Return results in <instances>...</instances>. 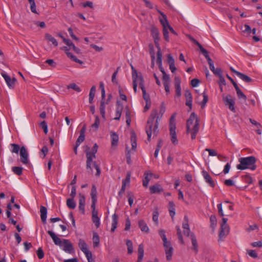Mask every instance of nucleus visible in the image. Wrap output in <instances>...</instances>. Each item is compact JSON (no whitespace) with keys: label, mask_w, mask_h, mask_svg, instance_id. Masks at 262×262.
Instances as JSON below:
<instances>
[{"label":"nucleus","mask_w":262,"mask_h":262,"mask_svg":"<svg viewBox=\"0 0 262 262\" xmlns=\"http://www.w3.org/2000/svg\"><path fill=\"white\" fill-rule=\"evenodd\" d=\"M159 212L157 210L153 212L152 220L155 223L158 224Z\"/></svg>","instance_id":"53"},{"label":"nucleus","mask_w":262,"mask_h":262,"mask_svg":"<svg viewBox=\"0 0 262 262\" xmlns=\"http://www.w3.org/2000/svg\"><path fill=\"white\" fill-rule=\"evenodd\" d=\"M96 92V86L93 85L90 90L89 94V103L92 104L93 103V100L95 97Z\"/></svg>","instance_id":"34"},{"label":"nucleus","mask_w":262,"mask_h":262,"mask_svg":"<svg viewBox=\"0 0 262 262\" xmlns=\"http://www.w3.org/2000/svg\"><path fill=\"white\" fill-rule=\"evenodd\" d=\"M239 164H237L236 168L239 170H244L246 169H250L255 170L256 167L255 163L256 159L254 156L247 157H243L238 159Z\"/></svg>","instance_id":"3"},{"label":"nucleus","mask_w":262,"mask_h":262,"mask_svg":"<svg viewBox=\"0 0 262 262\" xmlns=\"http://www.w3.org/2000/svg\"><path fill=\"white\" fill-rule=\"evenodd\" d=\"M36 253L39 259H42L44 257V252L41 248H39Z\"/></svg>","instance_id":"59"},{"label":"nucleus","mask_w":262,"mask_h":262,"mask_svg":"<svg viewBox=\"0 0 262 262\" xmlns=\"http://www.w3.org/2000/svg\"><path fill=\"white\" fill-rule=\"evenodd\" d=\"M159 12L162 16V18H161L160 19V21L163 26V28L168 27V26H169L170 25L167 20L166 16L163 13L160 11H159Z\"/></svg>","instance_id":"25"},{"label":"nucleus","mask_w":262,"mask_h":262,"mask_svg":"<svg viewBox=\"0 0 262 262\" xmlns=\"http://www.w3.org/2000/svg\"><path fill=\"white\" fill-rule=\"evenodd\" d=\"M199 49L201 51V52H202V53L203 54V55L205 57V58H207L209 56L208 55V51L205 49L202 45H201V46H200L199 47Z\"/></svg>","instance_id":"61"},{"label":"nucleus","mask_w":262,"mask_h":262,"mask_svg":"<svg viewBox=\"0 0 262 262\" xmlns=\"http://www.w3.org/2000/svg\"><path fill=\"white\" fill-rule=\"evenodd\" d=\"M130 141L132 150H136L137 148L136 136L135 133H132L130 137Z\"/></svg>","instance_id":"30"},{"label":"nucleus","mask_w":262,"mask_h":262,"mask_svg":"<svg viewBox=\"0 0 262 262\" xmlns=\"http://www.w3.org/2000/svg\"><path fill=\"white\" fill-rule=\"evenodd\" d=\"M176 127L174 126L173 125H171L170 128H169L171 141L172 143L174 145H177L178 143V141L177 140L176 132Z\"/></svg>","instance_id":"14"},{"label":"nucleus","mask_w":262,"mask_h":262,"mask_svg":"<svg viewBox=\"0 0 262 262\" xmlns=\"http://www.w3.org/2000/svg\"><path fill=\"white\" fill-rule=\"evenodd\" d=\"M200 129L199 119L194 113H192L187 121V134H191V138L194 140Z\"/></svg>","instance_id":"2"},{"label":"nucleus","mask_w":262,"mask_h":262,"mask_svg":"<svg viewBox=\"0 0 262 262\" xmlns=\"http://www.w3.org/2000/svg\"><path fill=\"white\" fill-rule=\"evenodd\" d=\"M126 244L127 247L128 253L129 254H132L133 252V247L132 242L129 239H127V240H126Z\"/></svg>","instance_id":"43"},{"label":"nucleus","mask_w":262,"mask_h":262,"mask_svg":"<svg viewBox=\"0 0 262 262\" xmlns=\"http://www.w3.org/2000/svg\"><path fill=\"white\" fill-rule=\"evenodd\" d=\"M85 198L83 194H79V209L83 214L85 213Z\"/></svg>","instance_id":"13"},{"label":"nucleus","mask_w":262,"mask_h":262,"mask_svg":"<svg viewBox=\"0 0 262 262\" xmlns=\"http://www.w3.org/2000/svg\"><path fill=\"white\" fill-rule=\"evenodd\" d=\"M159 234L163 242V247L166 254V259L168 261L171 260L173 249L170 241H168L165 231L163 229L159 230Z\"/></svg>","instance_id":"4"},{"label":"nucleus","mask_w":262,"mask_h":262,"mask_svg":"<svg viewBox=\"0 0 262 262\" xmlns=\"http://www.w3.org/2000/svg\"><path fill=\"white\" fill-rule=\"evenodd\" d=\"M68 88V89H72L77 92H80L81 91L80 87L74 83L70 84Z\"/></svg>","instance_id":"49"},{"label":"nucleus","mask_w":262,"mask_h":262,"mask_svg":"<svg viewBox=\"0 0 262 262\" xmlns=\"http://www.w3.org/2000/svg\"><path fill=\"white\" fill-rule=\"evenodd\" d=\"M244 29H243V27L241 28V29L242 30L243 32L244 33H247L248 34H250L251 33V28L248 25H245L244 26Z\"/></svg>","instance_id":"58"},{"label":"nucleus","mask_w":262,"mask_h":262,"mask_svg":"<svg viewBox=\"0 0 262 262\" xmlns=\"http://www.w3.org/2000/svg\"><path fill=\"white\" fill-rule=\"evenodd\" d=\"M63 250L66 253L72 254L74 253V249L72 243L68 239H63Z\"/></svg>","instance_id":"9"},{"label":"nucleus","mask_w":262,"mask_h":262,"mask_svg":"<svg viewBox=\"0 0 262 262\" xmlns=\"http://www.w3.org/2000/svg\"><path fill=\"white\" fill-rule=\"evenodd\" d=\"M78 246L80 250L84 253V254H86V253L91 252L88 250L86 243L82 239L80 238L79 239Z\"/></svg>","instance_id":"17"},{"label":"nucleus","mask_w":262,"mask_h":262,"mask_svg":"<svg viewBox=\"0 0 262 262\" xmlns=\"http://www.w3.org/2000/svg\"><path fill=\"white\" fill-rule=\"evenodd\" d=\"M40 126L43 129L44 133L47 134L48 133V126L46 121H42L40 124Z\"/></svg>","instance_id":"57"},{"label":"nucleus","mask_w":262,"mask_h":262,"mask_svg":"<svg viewBox=\"0 0 262 262\" xmlns=\"http://www.w3.org/2000/svg\"><path fill=\"white\" fill-rule=\"evenodd\" d=\"M11 146L12 147V149H11V152L13 153L18 154L19 150H20V148L19 147V145L18 144L13 143L11 144Z\"/></svg>","instance_id":"46"},{"label":"nucleus","mask_w":262,"mask_h":262,"mask_svg":"<svg viewBox=\"0 0 262 262\" xmlns=\"http://www.w3.org/2000/svg\"><path fill=\"white\" fill-rule=\"evenodd\" d=\"M167 61L169 65L174 64V59L170 54H168L167 56Z\"/></svg>","instance_id":"64"},{"label":"nucleus","mask_w":262,"mask_h":262,"mask_svg":"<svg viewBox=\"0 0 262 262\" xmlns=\"http://www.w3.org/2000/svg\"><path fill=\"white\" fill-rule=\"evenodd\" d=\"M238 77L242 80L247 83L253 81V80L250 77L242 73H238Z\"/></svg>","instance_id":"38"},{"label":"nucleus","mask_w":262,"mask_h":262,"mask_svg":"<svg viewBox=\"0 0 262 262\" xmlns=\"http://www.w3.org/2000/svg\"><path fill=\"white\" fill-rule=\"evenodd\" d=\"M168 210L170 215L173 218L175 215V205L172 201H170L168 203Z\"/></svg>","instance_id":"28"},{"label":"nucleus","mask_w":262,"mask_h":262,"mask_svg":"<svg viewBox=\"0 0 262 262\" xmlns=\"http://www.w3.org/2000/svg\"><path fill=\"white\" fill-rule=\"evenodd\" d=\"M98 146L96 143L94 144L93 148H92L91 151L90 150V148L86 146V168L87 169H90V170H92L91 165L93 163V167L96 170L95 176H98L100 175L101 173L100 169L99 166L95 162H93V160L96 158V154L97 151Z\"/></svg>","instance_id":"1"},{"label":"nucleus","mask_w":262,"mask_h":262,"mask_svg":"<svg viewBox=\"0 0 262 262\" xmlns=\"http://www.w3.org/2000/svg\"><path fill=\"white\" fill-rule=\"evenodd\" d=\"M136 83H139V85L140 89L145 88L144 86V80L143 77L141 74L137 75V77L136 78Z\"/></svg>","instance_id":"33"},{"label":"nucleus","mask_w":262,"mask_h":262,"mask_svg":"<svg viewBox=\"0 0 262 262\" xmlns=\"http://www.w3.org/2000/svg\"><path fill=\"white\" fill-rule=\"evenodd\" d=\"M105 100H101L100 105V113L103 118H105Z\"/></svg>","instance_id":"36"},{"label":"nucleus","mask_w":262,"mask_h":262,"mask_svg":"<svg viewBox=\"0 0 262 262\" xmlns=\"http://www.w3.org/2000/svg\"><path fill=\"white\" fill-rule=\"evenodd\" d=\"M236 181H224L225 184L227 186H235L236 188L241 190H244L246 188V186H242L235 183Z\"/></svg>","instance_id":"26"},{"label":"nucleus","mask_w":262,"mask_h":262,"mask_svg":"<svg viewBox=\"0 0 262 262\" xmlns=\"http://www.w3.org/2000/svg\"><path fill=\"white\" fill-rule=\"evenodd\" d=\"M223 101L225 105L228 106L229 110L233 112H235L234 107L235 99L230 95H228L223 98Z\"/></svg>","instance_id":"8"},{"label":"nucleus","mask_w":262,"mask_h":262,"mask_svg":"<svg viewBox=\"0 0 262 262\" xmlns=\"http://www.w3.org/2000/svg\"><path fill=\"white\" fill-rule=\"evenodd\" d=\"M92 220L96 228H99L100 225V218L98 216L92 217Z\"/></svg>","instance_id":"48"},{"label":"nucleus","mask_w":262,"mask_h":262,"mask_svg":"<svg viewBox=\"0 0 262 262\" xmlns=\"http://www.w3.org/2000/svg\"><path fill=\"white\" fill-rule=\"evenodd\" d=\"M129 182L130 181L123 182L121 188L118 193L119 196H122V195L124 193L125 191L126 187L129 186Z\"/></svg>","instance_id":"37"},{"label":"nucleus","mask_w":262,"mask_h":262,"mask_svg":"<svg viewBox=\"0 0 262 262\" xmlns=\"http://www.w3.org/2000/svg\"><path fill=\"white\" fill-rule=\"evenodd\" d=\"M12 170L14 173L19 176L22 173L23 168L20 167L15 166L12 168Z\"/></svg>","instance_id":"45"},{"label":"nucleus","mask_w":262,"mask_h":262,"mask_svg":"<svg viewBox=\"0 0 262 262\" xmlns=\"http://www.w3.org/2000/svg\"><path fill=\"white\" fill-rule=\"evenodd\" d=\"M118 216L116 214L114 213L112 215V228H111V231L114 232L117 228V226L118 224Z\"/></svg>","instance_id":"24"},{"label":"nucleus","mask_w":262,"mask_h":262,"mask_svg":"<svg viewBox=\"0 0 262 262\" xmlns=\"http://www.w3.org/2000/svg\"><path fill=\"white\" fill-rule=\"evenodd\" d=\"M206 151H207L209 152V155L210 156H217L218 155L216 151L214 150L211 149L209 148H206Z\"/></svg>","instance_id":"63"},{"label":"nucleus","mask_w":262,"mask_h":262,"mask_svg":"<svg viewBox=\"0 0 262 262\" xmlns=\"http://www.w3.org/2000/svg\"><path fill=\"white\" fill-rule=\"evenodd\" d=\"M93 246L94 248L98 247L100 242L99 236L97 233L94 232L93 235Z\"/></svg>","instance_id":"32"},{"label":"nucleus","mask_w":262,"mask_h":262,"mask_svg":"<svg viewBox=\"0 0 262 262\" xmlns=\"http://www.w3.org/2000/svg\"><path fill=\"white\" fill-rule=\"evenodd\" d=\"M91 196L92 200H97V189H96V187H95V186L94 185H93L92 187Z\"/></svg>","instance_id":"41"},{"label":"nucleus","mask_w":262,"mask_h":262,"mask_svg":"<svg viewBox=\"0 0 262 262\" xmlns=\"http://www.w3.org/2000/svg\"><path fill=\"white\" fill-rule=\"evenodd\" d=\"M40 217L41 221L43 224L46 223V220H47V208L43 206H40Z\"/></svg>","instance_id":"22"},{"label":"nucleus","mask_w":262,"mask_h":262,"mask_svg":"<svg viewBox=\"0 0 262 262\" xmlns=\"http://www.w3.org/2000/svg\"><path fill=\"white\" fill-rule=\"evenodd\" d=\"M157 115H158V110H153L151 111L150 116L149 117L147 122V124L145 127V130L147 135V139L148 141L150 140L152 134L154 135V129L156 123V121L155 122V119Z\"/></svg>","instance_id":"5"},{"label":"nucleus","mask_w":262,"mask_h":262,"mask_svg":"<svg viewBox=\"0 0 262 262\" xmlns=\"http://www.w3.org/2000/svg\"><path fill=\"white\" fill-rule=\"evenodd\" d=\"M141 89L142 91L143 99L145 100L146 102L151 103L149 95L146 93L145 88H144Z\"/></svg>","instance_id":"42"},{"label":"nucleus","mask_w":262,"mask_h":262,"mask_svg":"<svg viewBox=\"0 0 262 262\" xmlns=\"http://www.w3.org/2000/svg\"><path fill=\"white\" fill-rule=\"evenodd\" d=\"M100 120L98 116L95 117V122L91 125L92 128H94L95 130H96L99 126Z\"/></svg>","instance_id":"44"},{"label":"nucleus","mask_w":262,"mask_h":262,"mask_svg":"<svg viewBox=\"0 0 262 262\" xmlns=\"http://www.w3.org/2000/svg\"><path fill=\"white\" fill-rule=\"evenodd\" d=\"M157 63L159 66V68L160 70V71L162 72V74H164V73H166L164 68L162 67V54L161 52V51H158L157 53Z\"/></svg>","instance_id":"15"},{"label":"nucleus","mask_w":262,"mask_h":262,"mask_svg":"<svg viewBox=\"0 0 262 262\" xmlns=\"http://www.w3.org/2000/svg\"><path fill=\"white\" fill-rule=\"evenodd\" d=\"M48 233L50 235L52 238L53 242L56 245L59 246V247H62L63 244V240L62 241L59 238L54 232L52 231H48Z\"/></svg>","instance_id":"12"},{"label":"nucleus","mask_w":262,"mask_h":262,"mask_svg":"<svg viewBox=\"0 0 262 262\" xmlns=\"http://www.w3.org/2000/svg\"><path fill=\"white\" fill-rule=\"evenodd\" d=\"M85 256L88 259V262H95L94 258L92 257V253L91 252L86 253Z\"/></svg>","instance_id":"62"},{"label":"nucleus","mask_w":262,"mask_h":262,"mask_svg":"<svg viewBox=\"0 0 262 262\" xmlns=\"http://www.w3.org/2000/svg\"><path fill=\"white\" fill-rule=\"evenodd\" d=\"M177 234L178 235L179 240L182 244H184V241L183 239V236H182V235L181 233V231L180 228L179 226H177Z\"/></svg>","instance_id":"50"},{"label":"nucleus","mask_w":262,"mask_h":262,"mask_svg":"<svg viewBox=\"0 0 262 262\" xmlns=\"http://www.w3.org/2000/svg\"><path fill=\"white\" fill-rule=\"evenodd\" d=\"M67 205L70 209H74L76 207V203L74 200V198H69L67 199Z\"/></svg>","instance_id":"39"},{"label":"nucleus","mask_w":262,"mask_h":262,"mask_svg":"<svg viewBox=\"0 0 262 262\" xmlns=\"http://www.w3.org/2000/svg\"><path fill=\"white\" fill-rule=\"evenodd\" d=\"M166 110V107L165 106V104L164 102H162L161 106H160V109L159 111V112H158V115L156 116V117L155 119H156V123L154 129V136H157L159 133V129H158V126H159V121H160V119L162 118L163 115L165 113Z\"/></svg>","instance_id":"6"},{"label":"nucleus","mask_w":262,"mask_h":262,"mask_svg":"<svg viewBox=\"0 0 262 262\" xmlns=\"http://www.w3.org/2000/svg\"><path fill=\"white\" fill-rule=\"evenodd\" d=\"M1 75L4 78L8 86L10 89L13 88L15 86V83L16 81V78H13L12 79H11L9 75H8L7 74L5 73H2Z\"/></svg>","instance_id":"10"},{"label":"nucleus","mask_w":262,"mask_h":262,"mask_svg":"<svg viewBox=\"0 0 262 262\" xmlns=\"http://www.w3.org/2000/svg\"><path fill=\"white\" fill-rule=\"evenodd\" d=\"M139 227L140 228L142 232L146 233L149 232V228L147 226L145 222L143 220H140L138 222Z\"/></svg>","instance_id":"21"},{"label":"nucleus","mask_w":262,"mask_h":262,"mask_svg":"<svg viewBox=\"0 0 262 262\" xmlns=\"http://www.w3.org/2000/svg\"><path fill=\"white\" fill-rule=\"evenodd\" d=\"M190 236H191L192 245L193 246L192 249L196 253L198 252V243H197L196 237L194 234H191Z\"/></svg>","instance_id":"31"},{"label":"nucleus","mask_w":262,"mask_h":262,"mask_svg":"<svg viewBox=\"0 0 262 262\" xmlns=\"http://www.w3.org/2000/svg\"><path fill=\"white\" fill-rule=\"evenodd\" d=\"M210 221L212 228H214L216 225V218L215 215H211L210 217Z\"/></svg>","instance_id":"52"},{"label":"nucleus","mask_w":262,"mask_h":262,"mask_svg":"<svg viewBox=\"0 0 262 262\" xmlns=\"http://www.w3.org/2000/svg\"><path fill=\"white\" fill-rule=\"evenodd\" d=\"M84 139H85V135L80 134L79 136L78 137V139L76 140V144H77V146H79L80 144L82 142H83Z\"/></svg>","instance_id":"55"},{"label":"nucleus","mask_w":262,"mask_h":262,"mask_svg":"<svg viewBox=\"0 0 262 262\" xmlns=\"http://www.w3.org/2000/svg\"><path fill=\"white\" fill-rule=\"evenodd\" d=\"M149 189L151 193H161L163 191V189L159 184L150 186Z\"/></svg>","instance_id":"23"},{"label":"nucleus","mask_w":262,"mask_h":262,"mask_svg":"<svg viewBox=\"0 0 262 262\" xmlns=\"http://www.w3.org/2000/svg\"><path fill=\"white\" fill-rule=\"evenodd\" d=\"M247 253L252 257L253 258H257V254L255 252V250H247Z\"/></svg>","instance_id":"56"},{"label":"nucleus","mask_w":262,"mask_h":262,"mask_svg":"<svg viewBox=\"0 0 262 262\" xmlns=\"http://www.w3.org/2000/svg\"><path fill=\"white\" fill-rule=\"evenodd\" d=\"M163 74L162 80L163 84L169 83H170V77L169 75H167L166 73Z\"/></svg>","instance_id":"51"},{"label":"nucleus","mask_w":262,"mask_h":262,"mask_svg":"<svg viewBox=\"0 0 262 262\" xmlns=\"http://www.w3.org/2000/svg\"><path fill=\"white\" fill-rule=\"evenodd\" d=\"M184 222L183 223V228L184 229H189L188 225V219L187 216H184Z\"/></svg>","instance_id":"60"},{"label":"nucleus","mask_w":262,"mask_h":262,"mask_svg":"<svg viewBox=\"0 0 262 262\" xmlns=\"http://www.w3.org/2000/svg\"><path fill=\"white\" fill-rule=\"evenodd\" d=\"M151 35L152 37L155 46L158 49V51H161L160 47L159 41L160 40V32L158 29L154 25L150 26Z\"/></svg>","instance_id":"7"},{"label":"nucleus","mask_w":262,"mask_h":262,"mask_svg":"<svg viewBox=\"0 0 262 262\" xmlns=\"http://www.w3.org/2000/svg\"><path fill=\"white\" fill-rule=\"evenodd\" d=\"M76 181H72L71 185L72 186L71 192L70 196L71 198H74L76 194V187L75 185Z\"/></svg>","instance_id":"40"},{"label":"nucleus","mask_w":262,"mask_h":262,"mask_svg":"<svg viewBox=\"0 0 262 262\" xmlns=\"http://www.w3.org/2000/svg\"><path fill=\"white\" fill-rule=\"evenodd\" d=\"M20 160L24 164L29 163L28 154L24 146H22L20 149Z\"/></svg>","instance_id":"11"},{"label":"nucleus","mask_w":262,"mask_h":262,"mask_svg":"<svg viewBox=\"0 0 262 262\" xmlns=\"http://www.w3.org/2000/svg\"><path fill=\"white\" fill-rule=\"evenodd\" d=\"M111 138V144L112 146H116L118 145L119 141V136L115 132L111 131L110 132Z\"/></svg>","instance_id":"19"},{"label":"nucleus","mask_w":262,"mask_h":262,"mask_svg":"<svg viewBox=\"0 0 262 262\" xmlns=\"http://www.w3.org/2000/svg\"><path fill=\"white\" fill-rule=\"evenodd\" d=\"M203 100L201 103L202 108L204 107L206 105V104L208 102V96L205 92H204L203 93Z\"/></svg>","instance_id":"54"},{"label":"nucleus","mask_w":262,"mask_h":262,"mask_svg":"<svg viewBox=\"0 0 262 262\" xmlns=\"http://www.w3.org/2000/svg\"><path fill=\"white\" fill-rule=\"evenodd\" d=\"M45 38L49 41L51 42L55 47L58 46V42L56 39L50 34L46 33L45 34Z\"/></svg>","instance_id":"35"},{"label":"nucleus","mask_w":262,"mask_h":262,"mask_svg":"<svg viewBox=\"0 0 262 262\" xmlns=\"http://www.w3.org/2000/svg\"><path fill=\"white\" fill-rule=\"evenodd\" d=\"M62 49L65 50L66 53L68 57L70 58L72 61L81 64L83 63V61L78 59L75 56L73 55L71 53L69 52V49L67 47H64Z\"/></svg>","instance_id":"16"},{"label":"nucleus","mask_w":262,"mask_h":262,"mask_svg":"<svg viewBox=\"0 0 262 262\" xmlns=\"http://www.w3.org/2000/svg\"><path fill=\"white\" fill-rule=\"evenodd\" d=\"M144 180H152L158 179L159 176L158 174L152 173L151 172H146L144 174Z\"/></svg>","instance_id":"27"},{"label":"nucleus","mask_w":262,"mask_h":262,"mask_svg":"<svg viewBox=\"0 0 262 262\" xmlns=\"http://www.w3.org/2000/svg\"><path fill=\"white\" fill-rule=\"evenodd\" d=\"M234 88L236 90L237 96L239 99H243L245 101L247 100L246 96L242 92V91L239 88L238 85L234 86Z\"/></svg>","instance_id":"29"},{"label":"nucleus","mask_w":262,"mask_h":262,"mask_svg":"<svg viewBox=\"0 0 262 262\" xmlns=\"http://www.w3.org/2000/svg\"><path fill=\"white\" fill-rule=\"evenodd\" d=\"M168 28L166 27L163 28V37L166 41H169V38L168 36Z\"/></svg>","instance_id":"47"},{"label":"nucleus","mask_w":262,"mask_h":262,"mask_svg":"<svg viewBox=\"0 0 262 262\" xmlns=\"http://www.w3.org/2000/svg\"><path fill=\"white\" fill-rule=\"evenodd\" d=\"M122 110H123L122 105L120 103V102L118 101L117 102V108H116V117L114 118L115 120H119L120 119L121 116Z\"/></svg>","instance_id":"20"},{"label":"nucleus","mask_w":262,"mask_h":262,"mask_svg":"<svg viewBox=\"0 0 262 262\" xmlns=\"http://www.w3.org/2000/svg\"><path fill=\"white\" fill-rule=\"evenodd\" d=\"M229 228L228 225H221V230L220 231L219 236L220 238L225 237L229 233Z\"/></svg>","instance_id":"18"}]
</instances>
